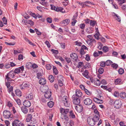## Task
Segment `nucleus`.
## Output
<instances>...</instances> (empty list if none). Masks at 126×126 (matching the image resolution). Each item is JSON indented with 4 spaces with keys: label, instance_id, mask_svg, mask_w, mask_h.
I'll return each instance as SVG.
<instances>
[{
    "label": "nucleus",
    "instance_id": "obj_14",
    "mask_svg": "<svg viewBox=\"0 0 126 126\" xmlns=\"http://www.w3.org/2000/svg\"><path fill=\"white\" fill-rule=\"evenodd\" d=\"M93 100L94 102L97 103L102 104L103 102L102 100L100 99L99 98L94 97L93 98Z\"/></svg>",
    "mask_w": 126,
    "mask_h": 126
},
{
    "label": "nucleus",
    "instance_id": "obj_2",
    "mask_svg": "<svg viewBox=\"0 0 126 126\" xmlns=\"http://www.w3.org/2000/svg\"><path fill=\"white\" fill-rule=\"evenodd\" d=\"M87 122L88 124L90 126H94L96 123L93 119L90 117L88 118Z\"/></svg>",
    "mask_w": 126,
    "mask_h": 126
},
{
    "label": "nucleus",
    "instance_id": "obj_29",
    "mask_svg": "<svg viewBox=\"0 0 126 126\" xmlns=\"http://www.w3.org/2000/svg\"><path fill=\"white\" fill-rule=\"evenodd\" d=\"M84 77H86L87 78H88V75L89 73L88 71L87 70H85L84 72L82 73Z\"/></svg>",
    "mask_w": 126,
    "mask_h": 126
},
{
    "label": "nucleus",
    "instance_id": "obj_28",
    "mask_svg": "<svg viewBox=\"0 0 126 126\" xmlns=\"http://www.w3.org/2000/svg\"><path fill=\"white\" fill-rule=\"evenodd\" d=\"M87 42L88 43H89V44L91 45L93 43H95L96 41L94 39L92 38L90 40H88Z\"/></svg>",
    "mask_w": 126,
    "mask_h": 126
},
{
    "label": "nucleus",
    "instance_id": "obj_10",
    "mask_svg": "<svg viewBox=\"0 0 126 126\" xmlns=\"http://www.w3.org/2000/svg\"><path fill=\"white\" fill-rule=\"evenodd\" d=\"M24 69V67L23 66L20 67L16 69L14 72L15 73L18 74L20 72H22Z\"/></svg>",
    "mask_w": 126,
    "mask_h": 126
},
{
    "label": "nucleus",
    "instance_id": "obj_1",
    "mask_svg": "<svg viewBox=\"0 0 126 126\" xmlns=\"http://www.w3.org/2000/svg\"><path fill=\"white\" fill-rule=\"evenodd\" d=\"M122 105L121 101L120 100H116L114 102V106L115 108L119 109L121 107Z\"/></svg>",
    "mask_w": 126,
    "mask_h": 126
},
{
    "label": "nucleus",
    "instance_id": "obj_21",
    "mask_svg": "<svg viewBox=\"0 0 126 126\" xmlns=\"http://www.w3.org/2000/svg\"><path fill=\"white\" fill-rule=\"evenodd\" d=\"M33 96L32 93H30L28 94L26 96V98L28 100H31L33 99Z\"/></svg>",
    "mask_w": 126,
    "mask_h": 126
},
{
    "label": "nucleus",
    "instance_id": "obj_22",
    "mask_svg": "<svg viewBox=\"0 0 126 126\" xmlns=\"http://www.w3.org/2000/svg\"><path fill=\"white\" fill-rule=\"evenodd\" d=\"M46 80L45 79H41L39 81V83L41 85H44L46 83Z\"/></svg>",
    "mask_w": 126,
    "mask_h": 126
},
{
    "label": "nucleus",
    "instance_id": "obj_6",
    "mask_svg": "<svg viewBox=\"0 0 126 126\" xmlns=\"http://www.w3.org/2000/svg\"><path fill=\"white\" fill-rule=\"evenodd\" d=\"M3 117L5 118H8L11 116V113L7 110H5L3 112Z\"/></svg>",
    "mask_w": 126,
    "mask_h": 126
},
{
    "label": "nucleus",
    "instance_id": "obj_35",
    "mask_svg": "<svg viewBox=\"0 0 126 126\" xmlns=\"http://www.w3.org/2000/svg\"><path fill=\"white\" fill-rule=\"evenodd\" d=\"M112 63V62L110 60H107L105 62L106 65L107 66L110 65Z\"/></svg>",
    "mask_w": 126,
    "mask_h": 126
},
{
    "label": "nucleus",
    "instance_id": "obj_41",
    "mask_svg": "<svg viewBox=\"0 0 126 126\" xmlns=\"http://www.w3.org/2000/svg\"><path fill=\"white\" fill-rule=\"evenodd\" d=\"M34 22L31 20H28L27 24L30 25L31 26H33V25Z\"/></svg>",
    "mask_w": 126,
    "mask_h": 126
},
{
    "label": "nucleus",
    "instance_id": "obj_16",
    "mask_svg": "<svg viewBox=\"0 0 126 126\" xmlns=\"http://www.w3.org/2000/svg\"><path fill=\"white\" fill-rule=\"evenodd\" d=\"M93 83L97 86H99L101 82L98 79H94L93 80Z\"/></svg>",
    "mask_w": 126,
    "mask_h": 126
},
{
    "label": "nucleus",
    "instance_id": "obj_45",
    "mask_svg": "<svg viewBox=\"0 0 126 126\" xmlns=\"http://www.w3.org/2000/svg\"><path fill=\"white\" fill-rule=\"evenodd\" d=\"M63 77L62 75H59L57 76V79L58 81L63 80Z\"/></svg>",
    "mask_w": 126,
    "mask_h": 126
},
{
    "label": "nucleus",
    "instance_id": "obj_63",
    "mask_svg": "<svg viewBox=\"0 0 126 126\" xmlns=\"http://www.w3.org/2000/svg\"><path fill=\"white\" fill-rule=\"evenodd\" d=\"M85 60L87 61H89L90 60V57L87 54V55H86Z\"/></svg>",
    "mask_w": 126,
    "mask_h": 126
},
{
    "label": "nucleus",
    "instance_id": "obj_34",
    "mask_svg": "<svg viewBox=\"0 0 126 126\" xmlns=\"http://www.w3.org/2000/svg\"><path fill=\"white\" fill-rule=\"evenodd\" d=\"M120 96L123 99H124L126 97L125 93L124 92L120 93Z\"/></svg>",
    "mask_w": 126,
    "mask_h": 126
},
{
    "label": "nucleus",
    "instance_id": "obj_9",
    "mask_svg": "<svg viewBox=\"0 0 126 126\" xmlns=\"http://www.w3.org/2000/svg\"><path fill=\"white\" fill-rule=\"evenodd\" d=\"M84 104L86 105L89 106L92 104V101L91 99L87 98L85 99L84 100Z\"/></svg>",
    "mask_w": 126,
    "mask_h": 126
},
{
    "label": "nucleus",
    "instance_id": "obj_31",
    "mask_svg": "<svg viewBox=\"0 0 126 126\" xmlns=\"http://www.w3.org/2000/svg\"><path fill=\"white\" fill-rule=\"evenodd\" d=\"M54 105V103L52 101H50L47 103L48 106L50 108H52Z\"/></svg>",
    "mask_w": 126,
    "mask_h": 126
},
{
    "label": "nucleus",
    "instance_id": "obj_43",
    "mask_svg": "<svg viewBox=\"0 0 126 126\" xmlns=\"http://www.w3.org/2000/svg\"><path fill=\"white\" fill-rule=\"evenodd\" d=\"M119 74H122L124 73V70L122 68L119 69L118 71Z\"/></svg>",
    "mask_w": 126,
    "mask_h": 126
},
{
    "label": "nucleus",
    "instance_id": "obj_18",
    "mask_svg": "<svg viewBox=\"0 0 126 126\" xmlns=\"http://www.w3.org/2000/svg\"><path fill=\"white\" fill-rule=\"evenodd\" d=\"M15 73L14 71L13 70H11L7 74V75L8 76V77L13 78L15 76Z\"/></svg>",
    "mask_w": 126,
    "mask_h": 126
},
{
    "label": "nucleus",
    "instance_id": "obj_5",
    "mask_svg": "<svg viewBox=\"0 0 126 126\" xmlns=\"http://www.w3.org/2000/svg\"><path fill=\"white\" fill-rule=\"evenodd\" d=\"M74 64L79 68H80L83 65V63L82 62H80L79 60L75 61L74 63Z\"/></svg>",
    "mask_w": 126,
    "mask_h": 126
},
{
    "label": "nucleus",
    "instance_id": "obj_26",
    "mask_svg": "<svg viewBox=\"0 0 126 126\" xmlns=\"http://www.w3.org/2000/svg\"><path fill=\"white\" fill-rule=\"evenodd\" d=\"M22 111L24 113L26 114L28 113V110L25 107H22L21 108Z\"/></svg>",
    "mask_w": 126,
    "mask_h": 126
},
{
    "label": "nucleus",
    "instance_id": "obj_27",
    "mask_svg": "<svg viewBox=\"0 0 126 126\" xmlns=\"http://www.w3.org/2000/svg\"><path fill=\"white\" fill-rule=\"evenodd\" d=\"M32 118V115L31 114H29L27 115V116L26 119V121L27 122H29Z\"/></svg>",
    "mask_w": 126,
    "mask_h": 126
},
{
    "label": "nucleus",
    "instance_id": "obj_20",
    "mask_svg": "<svg viewBox=\"0 0 126 126\" xmlns=\"http://www.w3.org/2000/svg\"><path fill=\"white\" fill-rule=\"evenodd\" d=\"M100 117V115H94V117L92 118L94 121H95L96 123L97 122H98L99 121Z\"/></svg>",
    "mask_w": 126,
    "mask_h": 126
},
{
    "label": "nucleus",
    "instance_id": "obj_62",
    "mask_svg": "<svg viewBox=\"0 0 126 126\" xmlns=\"http://www.w3.org/2000/svg\"><path fill=\"white\" fill-rule=\"evenodd\" d=\"M80 53L81 55H84L85 53V52L84 51V50L80 49Z\"/></svg>",
    "mask_w": 126,
    "mask_h": 126
},
{
    "label": "nucleus",
    "instance_id": "obj_15",
    "mask_svg": "<svg viewBox=\"0 0 126 126\" xmlns=\"http://www.w3.org/2000/svg\"><path fill=\"white\" fill-rule=\"evenodd\" d=\"M78 56L77 54L75 53H73L71 54V59H73V62H75L77 60H78Z\"/></svg>",
    "mask_w": 126,
    "mask_h": 126
},
{
    "label": "nucleus",
    "instance_id": "obj_36",
    "mask_svg": "<svg viewBox=\"0 0 126 126\" xmlns=\"http://www.w3.org/2000/svg\"><path fill=\"white\" fill-rule=\"evenodd\" d=\"M32 63L31 62H29L26 63V67L28 69H30L31 67Z\"/></svg>",
    "mask_w": 126,
    "mask_h": 126
},
{
    "label": "nucleus",
    "instance_id": "obj_42",
    "mask_svg": "<svg viewBox=\"0 0 126 126\" xmlns=\"http://www.w3.org/2000/svg\"><path fill=\"white\" fill-rule=\"evenodd\" d=\"M103 68L101 67H100L98 69L99 73L100 74H102L103 73Z\"/></svg>",
    "mask_w": 126,
    "mask_h": 126
},
{
    "label": "nucleus",
    "instance_id": "obj_55",
    "mask_svg": "<svg viewBox=\"0 0 126 126\" xmlns=\"http://www.w3.org/2000/svg\"><path fill=\"white\" fill-rule=\"evenodd\" d=\"M43 90L42 91V92H43L44 91H49V89L48 87L47 86H45L43 88Z\"/></svg>",
    "mask_w": 126,
    "mask_h": 126
},
{
    "label": "nucleus",
    "instance_id": "obj_52",
    "mask_svg": "<svg viewBox=\"0 0 126 126\" xmlns=\"http://www.w3.org/2000/svg\"><path fill=\"white\" fill-rule=\"evenodd\" d=\"M119 3V4H121L123 3H124L125 2V1L124 0H117Z\"/></svg>",
    "mask_w": 126,
    "mask_h": 126
},
{
    "label": "nucleus",
    "instance_id": "obj_32",
    "mask_svg": "<svg viewBox=\"0 0 126 126\" xmlns=\"http://www.w3.org/2000/svg\"><path fill=\"white\" fill-rule=\"evenodd\" d=\"M48 79L51 82H53L54 80V78L53 76L51 75L49 76L48 77Z\"/></svg>",
    "mask_w": 126,
    "mask_h": 126
},
{
    "label": "nucleus",
    "instance_id": "obj_11",
    "mask_svg": "<svg viewBox=\"0 0 126 126\" xmlns=\"http://www.w3.org/2000/svg\"><path fill=\"white\" fill-rule=\"evenodd\" d=\"M45 93V96L47 98H49L51 95V92L50 91H44L43 93Z\"/></svg>",
    "mask_w": 126,
    "mask_h": 126
},
{
    "label": "nucleus",
    "instance_id": "obj_8",
    "mask_svg": "<svg viewBox=\"0 0 126 126\" xmlns=\"http://www.w3.org/2000/svg\"><path fill=\"white\" fill-rule=\"evenodd\" d=\"M76 94L73 95V96H75V97L79 98L82 95V93L80 90L77 89L75 91Z\"/></svg>",
    "mask_w": 126,
    "mask_h": 126
},
{
    "label": "nucleus",
    "instance_id": "obj_48",
    "mask_svg": "<svg viewBox=\"0 0 126 126\" xmlns=\"http://www.w3.org/2000/svg\"><path fill=\"white\" fill-rule=\"evenodd\" d=\"M51 65L49 64H47L46 65V68L48 70H50L51 68Z\"/></svg>",
    "mask_w": 126,
    "mask_h": 126
},
{
    "label": "nucleus",
    "instance_id": "obj_64",
    "mask_svg": "<svg viewBox=\"0 0 126 126\" xmlns=\"http://www.w3.org/2000/svg\"><path fill=\"white\" fill-rule=\"evenodd\" d=\"M75 43L76 45L79 46H80L82 44L80 42H78V41L75 42Z\"/></svg>",
    "mask_w": 126,
    "mask_h": 126
},
{
    "label": "nucleus",
    "instance_id": "obj_56",
    "mask_svg": "<svg viewBox=\"0 0 126 126\" xmlns=\"http://www.w3.org/2000/svg\"><path fill=\"white\" fill-rule=\"evenodd\" d=\"M31 67L33 68V69L37 68L38 67V65L35 63H33V64H32Z\"/></svg>",
    "mask_w": 126,
    "mask_h": 126
},
{
    "label": "nucleus",
    "instance_id": "obj_54",
    "mask_svg": "<svg viewBox=\"0 0 126 126\" xmlns=\"http://www.w3.org/2000/svg\"><path fill=\"white\" fill-rule=\"evenodd\" d=\"M114 100H113V99H110L109 103L110 104L112 105L113 104H114Z\"/></svg>",
    "mask_w": 126,
    "mask_h": 126
},
{
    "label": "nucleus",
    "instance_id": "obj_13",
    "mask_svg": "<svg viewBox=\"0 0 126 126\" xmlns=\"http://www.w3.org/2000/svg\"><path fill=\"white\" fill-rule=\"evenodd\" d=\"M114 83L116 85H121L123 83L122 79L120 78L116 79L114 81Z\"/></svg>",
    "mask_w": 126,
    "mask_h": 126
},
{
    "label": "nucleus",
    "instance_id": "obj_47",
    "mask_svg": "<svg viewBox=\"0 0 126 126\" xmlns=\"http://www.w3.org/2000/svg\"><path fill=\"white\" fill-rule=\"evenodd\" d=\"M84 91L86 94L89 95H91V92L86 89H85Z\"/></svg>",
    "mask_w": 126,
    "mask_h": 126
},
{
    "label": "nucleus",
    "instance_id": "obj_37",
    "mask_svg": "<svg viewBox=\"0 0 126 126\" xmlns=\"http://www.w3.org/2000/svg\"><path fill=\"white\" fill-rule=\"evenodd\" d=\"M103 49L104 52H106L109 50V48L106 46H104L103 47Z\"/></svg>",
    "mask_w": 126,
    "mask_h": 126
},
{
    "label": "nucleus",
    "instance_id": "obj_23",
    "mask_svg": "<svg viewBox=\"0 0 126 126\" xmlns=\"http://www.w3.org/2000/svg\"><path fill=\"white\" fill-rule=\"evenodd\" d=\"M22 85L25 88H29L30 86V83L29 82L23 83L22 84Z\"/></svg>",
    "mask_w": 126,
    "mask_h": 126
},
{
    "label": "nucleus",
    "instance_id": "obj_58",
    "mask_svg": "<svg viewBox=\"0 0 126 126\" xmlns=\"http://www.w3.org/2000/svg\"><path fill=\"white\" fill-rule=\"evenodd\" d=\"M24 17L26 19H28L30 17V16H28V15L27 13H25L23 15Z\"/></svg>",
    "mask_w": 126,
    "mask_h": 126
},
{
    "label": "nucleus",
    "instance_id": "obj_24",
    "mask_svg": "<svg viewBox=\"0 0 126 126\" xmlns=\"http://www.w3.org/2000/svg\"><path fill=\"white\" fill-rule=\"evenodd\" d=\"M15 94L16 95L19 96H21L22 95L21 91L19 89H17L15 90Z\"/></svg>",
    "mask_w": 126,
    "mask_h": 126
},
{
    "label": "nucleus",
    "instance_id": "obj_25",
    "mask_svg": "<svg viewBox=\"0 0 126 126\" xmlns=\"http://www.w3.org/2000/svg\"><path fill=\"white\" fill-rule=\"evenodd\" d=\"M60 111L62 114L65 115L66 114L68 111L67 110H65L63 108H61L60 109Z\"/></svg>",
    "mask_w": 126,
    "mask_h": 126
},
{
    "label": "nucleus",
    "instance_id": "obj_61",
    "mask_svg": "<svg viewBox=\"0 0 126 126\" xmlns=\"http://www.w3.org/2000/svg\"><path fill=\"white\" fill-rule=\"evenodd\" d=\"M85 26V25L84 24L82 23L79 26L81 29H83L84 28Z\"/></svg>",
    "mask_w": 126,
    "mask_h": 126
},
{
    "label": "nucleus",
    "instance_id": "obj_3",
    "mask_svg": "<svg viewBox=\"0 0 126 126\" xmlns=\"http://www.w3.org/2000/svg\"><path fill=\"white\" fill-rule=\"evenodd\" d=\"M79 98L75 97V96H72V101L73 103L74 104L76 105L79 104L80 101V99Z\"/></svg>",
    "mask_w": 126,
    "mask_h": 126
},
{
    "label": "nucleus",
    "instance_id": "obj_46",
    "mask_svg": "<svg viewBox=\"0 0 126 126\" xmlns=\"http://www.w3.org/2000/svg\"><path fill=\"white\" fill-rule=\"evenodd\" d=\"M42 76V73L39 72L37 74V78L38 79H39L41 78Z\"/></svg>",
    "mask_w": 126,
    "mask_h": 126
},
{
    "label": "nucleus",
    "instance_id": "obj_30",
    "mask_svg": "<svg viewBox=\"0 0 126 126\" xmlns=\"http://www.w3.org/2000/svg\"><path fill=\"white\" fill-rule=\"evenodd\" d=\"M63 8L61 7H57L55 11L58 12H60L63 13L64 12L63 11Z\"/></svg>",
    "mask_w": 126,
    "mask_h": 126
},
{
    "label": "nucleus",
    "instance_id": "obj_4",
    "mask_svg": "<svg viewBox=\"0 0 126 126\" xmlns=\"http://www.w3.org/2000/svg\"><path fill=\"white\" fill-rule=\"evenodd\" d=\"M67 96H64L62 98V103L64 106L66 107H68L69 106V102L67 101Z\"/></svg>",
    "mask_w": 126,
    "mask_h": 126
},
{
    "label": "nucleus",
    "instance_id": "obj_39",
    "mask_svg": "<svg viewBox=\"0 0 126 126\" xmlns=\"http://www.w3.org/2000/svg\"><path fill=\"white\" fill-rule=\"evenodd\" d=\"M94 115H100L99 112L96 109H94Z\"/></svg>",
    "mask_w": 126,
    "mask_h": 126
},
{
    "label": "nucleus",
    "instance_id": "obj_53",
    "mask_svg": "<svg viewBox=\"0 0 126 126\" xmlns=\"http://www.w3.org/2000/svg\"><path fill=\"white\" fill-rule=\"evenodd\" d=\"M5 43L7 45H8L10 46H14L15 45V43H8L6 42H5Z\"/></svg>",
    "mask_w": 126,
    "mask_h": 126
},
{
    "label": "nucleus",
    "instance_id": "obj_60",
    "mask_svg": "<svg viewBox=\"0 0 126 126\" xmlns=\"http://www.w3.org/2000/svg\"><path fill=\"white\" fill-rule=\"evenodd\" d=\"M72 20L73 21L72 22L71 24L72 26H74L77 22V20L75 19H72Z\"/></svg>",
    "mask_w": 126,
    "mask_h": 126
},
{
    "label": "nucleus",
    "instance_id": "obj_38",
    "mask_svg": "<svg viewBox=\"0 0 126 126\" xmlns=\"http://www.w3.org/2000/svg\"><path fill=\"white\" fill-rule=\"evenodd\" d=\"M115 18L118 21H121L120 17L119 16H118L117 14H115Z\"/></svg>",
    "mask_w": 126,
    "mask_h": 126
},
{
    "label": "nucleus",
    "instance_id": "obj_19",
    "mask_svg": "<svg viewBox=\"0 0 126 126\" xmlns=\"http://www.w3.org/2000/svg\"><path fill=\"white\" fill-rule=\"evenodd\" d=\"M23 105L26 107H29L31 106V103L28 100H25L23 103Z\"/></svg>",
    "mask_w": 126,
    "mask_h": 126
},
{
    "label": "nucleus",
    "instance_id": "obj_50",
    "mask_svg": "<svg viewBox=\"0 0 126 126\" xmlns=\"http://www.w3.org/2000/svg\"><path fill=\"white\" fill-rule=\"evenodd\" d=\"M113 95L115 97H117L119 96V93L118 92L115 91Z\"/></svg>",
    "mask_w": 126,
    "mask_h": 126
},
{
    "label": "nucleus",
    "instance_id": "obj_40",
    "mask_svg": "<svg viewBox=\"0 0 126 126\" xmlns=\"http://www.w3.org/2000/svg\"><path fill=\"white\" fill-rule=\"evenodd\" d=\"M112 67L115 69H117L118 67V65L115 63H113L111 64Z\"/></svg>",
    "mask_w": 126,
    "mask_h": 126
},
{
    "label": "nucleus",
    "instance_id": "obj_44",
    "mask_svg": "<svg viewBox=\"0 0 126 126\" xmlns=\"http://www.w3.org/2000/svg\"><path fill=\"white\" fill-rule=\"evenodd\" d=\"M99 33H96L94 35V36L95 37V38L97 39H99Z\"/></svg>",
    "mask_w": 126,
    "mask_h": 126
},
{
    "label": "nucleus",
    "instance_id": "obj_33",
    "mask_svg": "<svg viewBox=\"0 0 126 126\" xmlns=\"http://www.w3.org/2000/svg\"><path fill=\"white\" fill-rule=\"evenodd\" d=\"M53 73L55 75H57L58 74V70L57 69L56 67L55 66H53Z\"/></svg>",
    "mask_w": 126,
    "mask_h": 126
},
{
    "label": "nucleus",
    "instance_id": "obj_17",
    "mask_svg": "<svg viewBox=\"0 0 126 126\" xmlns=\"http://www.w3.org/2000/svg\"><path fill=\"white\" fill-rule=\"evenodd\" d=\"M70 22V20L68 19H66L61 21V23L64 25H67Z\"/></svg>",
    "mask_w": 126,
    "mask_h": 126
},
{
    "label": "nucleus",
    "instance_id": "obj_49",
    "mask_svg": "<svg viewBox=\"0 0 126 126\" xmlns=\"http://www.w3.org/2000/svg\"><path fill=\"white\" fill-rule=\"evenodd\" d=\"M2 20L3 24H7V20L6 19V18L5 17H4Z\"/></svg>",
    "mask_w": 126,
    "mask_h": 126
},
{
    "label": "nucleus",
    "instance_id": "obj_7",
    "mask_svg": "<svg viewBox=\"0 0 126 126\" xmlns=\"http://www.w3.org/2000/svg\"><path fill=\"white\" fill-rule=\"evenodd\" d=\"M75 109L79 112H81L83 110V106L81 105L78 104L75 106Z\"/></svg>",
    "mask_w": 126,
    "mask_h": 126
},
{
    "label": "nucleus",
    "instance_id": "obj_51",
    "mask_svg": "<svg viewBox=\"0 0 126 126\" xmlns=\"http://www.w3.org/2000/svg\"><path fill=\"white\" fill-rule=\"evenodd\" d=\"M95 24V22L92 20H91L90 25L93 26H94Z\"/></svg>",
    "mask_w": 126,
    "mask_h": 126
},
{
    "label": "nucleus",
    "instance_id": "obj_57",
    "mask_svg": "<svg viewBox=\"0 0 126 126\" xmlns=\"http://www.w3.org/2000/svg\"><path fill=\"white\" fill-rule=\"evenodd\" d=\"M11 82H6L5 85L7 86V88H9L10 86L11 85H10Z\"/></svg>",
    "mask_w": 126,
    "mask_h": 126
},
{
    "label": "nucleus",
    "instance_id": "obj_12",
    "mask_svg": "<svg viewBox=\"0 0 126 126\" xmlns=\"http://www.w3.org/2000/svg\"><path fill=\"white\" fill-rule=\"evenodd\" d=\"M13 126H20L21 125L20 122L18 120H15L12 123Z\"/></svg>",
    "mask_w": 126,
    "mask_h": 126
},
{
    "label": "nucleus",
    "instance_id": "obj_59",
    "mask_svg": "<svg viewBox=\"0 0 126 126\" xmlns=\"http://www.w3.org/2000/svg\"><path fill=\"white\" fill-rule=\"evenodd\" d=\"M105 62H102L100 64V66L103 67H104L105 66Z\"/></svg>",
    "mask_w": 126,
    "mask_h": 126
}]
</instances>
